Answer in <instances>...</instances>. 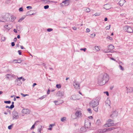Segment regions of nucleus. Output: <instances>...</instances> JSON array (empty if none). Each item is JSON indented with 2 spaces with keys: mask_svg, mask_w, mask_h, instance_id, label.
<instances>
[{
  "mask_svg": "<svg viewBox=\"0 0 133 133\" xmlns=\"http://www.w3.org/2000/svg\"><path fill=\"white\" fill-rule=\"evenodd\" d=\"M88 118L90 119H91L93 118V117L92 116H90L88 117Z\"/></svg>",
  "mask_w": 133,
  "mask_h": 133,
  "instance_id": "obj_64",
  "label": "nucleus"
},
{
  "mask_svg": "<svg viewBox=\"0 0 133 133\" xmlns=\"http://www.w3.org/2000/svg\"><path fill=\"white\" fill-rule=\"evenodd\" d=\"M119 68H120V69L121 70H122V71H123L124 70V69L123 68V67L122 66H121V65H119Z\"/></svg>",
  "mask_w": 133,
  "mask_h": 133,
  "instance_id": "obj_31",
  "label": "nucleus"
},
{
  "mask_svg": "<svg viewBox=\"0 0 133 133\" xmlns=\"http://www.w3.org/2000/svg\"><path fill=\"white\" fill-rule=\"evenodd\" d=\"M50 92V90L49 89H48V90L47 91V94L48 95L49 94Z\"/></svg>",
  "mask_w": 133,
  "mask_h": 133,
  "instance_id": "obj_62",
  "label": "nucleus"
},
{
  "mask_svg": "<svg viewBox=\"0 0 133 133\" xmlns=\"http://www.w3.org/2000/svg\"><path fill=\"white\" fill-rule=\"evenodd\" d=\"M124 31L128 32L131 33L133 32V30L131 28L128 26H125L123 27Z\"/></svg>",
  "mask_w": 133,
  "mask_h": 133,
  "instance_id": "obj_3",
  "label": "nucleus"
},
{
  "mask_svg": "<svg viewBox=\"0 0 133 133\" xmlns=\"http://www.w3.org/2000/svg\"><path fill=\"white\" fill-rule=\"evenodd\" d=\"M86 128L84 127H82L81 128V131H82V132H84L85 131V130Z\"/></svg>",
  "mask_w": 133,
  "mask_h": 133,
  "instance_id": "obj_27",
  "label": "nucleus"
},
{
  "mask_svg": "<svg viewBox=\"0 0 133 133\" xmlns=\"http://www.w3.org/2000/svg\"><path fill=\"white\" fill-rule=\"evenodd\" d=\"M97 132L99 133H103L102 129H99L98 130Z\"/></svg>",
  "mask_w": 133,
  "mask_h": 133,
  "instance_id": "obj_40",
  "label": "nucleus"
},
{
  "mask_svg": "<svg viewBox=\"0 0 133 133\" xmlns=\"http://www.w3.org/2000/svg\"><path fill=\"white\" fill-rule=\"evenodd\" d=\"M118 115V113L116 111H115L113 112L112 113V114L110 115V116L111 117H116Z\"/></svg>",
  "mask_w": 133,
  "mask_h": 133,
  "instance_id": "obj_16",
  "label": "nucleus"
},
{
  "mask_svg": "<svg viewBox=\"0 0 133 133\" xmlns=\"http://www.w3.org/2000/svg\"><path fill=\"white\" fill-rule=\"evenodd\" d=\"M19 11H20L22 12L23 11V8L22 7H21V8H20L19 9Z\"/></svg>",
  "mask_w": 133,
  "mask_h": 133,
  "instance_id": "obj_42",
  "label": "nucleus"
},
{
  "mask_svg": "<svg viewBox=\"0 0 133 133\" xmlns=\"http://www.w3.org/2000/svg\"><path fill=\"white\" fill-rule=\"evenodd\" d=\"M53 30V29L52 28H48L47 29V31L49 32H50Z\"/></svg>",
  "mask_w": 133,
  "mask_h": 133,
  "instance_id": "obj_38",
  "label": "nucleus"
},
{
  "mask_svg": "<svg viewBox=\"0 0 133 133\" xmlns=\"http://www.w3.org/2000/svg\"><path fill=\"white\" fill-rule=\"evenodd\" d=\"M114 123H107L105 124L103 126L104 127H107L114 126Z\"/></svg>",
  "mask_w": 133,
  "mask_h": 133,
  "instance_id": "obj_11",
  "label": "nucleus"
},
{
  "mask_svg": "<svg viewBox=\"0 0 133 133\" xmlns=\"http://www.w3.org/2000/svg\"><path fill=\"white\" fill-rule=\"evenodd\" d=\"M15 76L14 74H7L6 75V78L9 79L11 78H15Z\"/></svg>",
  "mask_w": 133,
  "mask_h": 133,
  "instance_id": "obj_9",
  "label": "nucleus"
},
{
  "mask_svg": "<svg viewBox=\"0 0 133 133\" xmlns=\"http://www.w3.org/2000/svg\"><path fill=\"white\" fill-rule=\"evenodd\" d=\"M13 119H14L18 118L19 116L18 113L15 110L14 111L12 112Z\"/></svg>",
  "mask_w": 133,
  "mask_h": 133,
  "instance_id": "obj_5",
  "label": "nucleus"
},
{
  "mask_svg": "<svg viewBox=\"0 0 133 133\" xmlns=\"http://www.w3.org/2000/svg\"><path fill=\"white\" fill-rule=\"evenodd\" d=\"M105 104L107 105V104H108V105L109 106V107L110 108V100L108 99L106 100L105 101Z\"/></svg>",
  "mask_w": 133,
  "mask_h": 133,
  "instance_id": "obj_19",
  "label": "nucleus"
},
{
  "mask_svg": "<svg viewBox=\"0 0 133 133\" xmlns=\"http://www.w3.org/2000/svg\"><path fill=\"white\" fill-rule=\"evenodd\" d=\"M107 38L108 39H110V40H112V38L110 36H108L107 37Z\"/></svg>",
  "mask_w": 133,
  "mask_h": 133,
  "instance_id": "obj_47",
  "label": "nucleus"
},
{
  "mask_svg": "<svg viewBox=\"0 0 133 133\" xmlns=\"http://www.w3.org/2000/svg\"><path fill=\"white\" fill-rule=\"evenodd\" d=\"M91 125V123L90 122H85L84 127L86 128H89Z\"/></svg>",
  "mask_w": 133,
  "mask_h": 133,
  "instance_id": "obj_12",
  "label": "nucleus"
},
{
  "mask_svg": "<svg viewBox=\"0 0 133 133\" xmlns=\"http://www.w3.org/2000/svg\"><path fill=\"white\" fill-rule=\"evenodd\" d=\"M56 87L58 88H60L61 87V85L60 84H57L56 85Z\"/></svg>",
  "mask_w": 133,
  "mask_h": 133,
  "instance_id": "obj_41",
  "label": "nucleus"
},
{
  "mask_svg": "<svg viewBox=\"0 0 133 133\" xmlns=\"http://www.w3.org/2000/svg\"><path fill=\"white\" fill-rule=\"evenodd\" d=\"M100 14L99 13H96L93 15L95 16H99L100 15Z\"/></svg>",
  "mask_w": 133,
  "mask_h": 133,
  "instance_id": "obj_37",
  "label": "nucleus"
},
{
  "mask_svg": "<svg viewBox=\"0 0 133 133\" xmlns=\"http://www.w3.org/2000/svg\"><path fill=\"white\" fill-rule=\"evenodd\" d=\"M46 96V95H43L41 97L39 98V99L42 100L45 98Z\"/></svg>",
  "mask_w": 133,
  "mask_h": 133,
  "instance_id": "obj_29",
  "label": "nucleus"
},
{
  "mask_svg": "<svg viewBox=\"0 0 133 133\" xmlns=\"http://www.w3.org/2000/svg\"><path fill=\"white\" fill-rule=\"evenodd\" d=\"M42 126H41V128L38 129V133H41V131L42 130Z\"/></svg>",
  "mask_w": 133,
  "mask_h": 133,
  "instance_id": "obj_23",
  "label": "nucleus"
},
{
  "mask_svg": "<svg viewBox=\"0 0 133 133\" xmlns=\"http://www.w3.org/2000/svg\"><path fill=\"white\" fill-rule=\"evenodd\" d=\"M14 102H12V104L11 105L10 108H13L14 107Z\"/></svg>",
  "mask_w": 133,
  "mask_h": 133,
  "instance_id": "obj_30",
  "label": "nucleus"
},
{
  "mask_svg": "<svg viewBox=\"0 0 133 133\" xmlns=\"http://www.w3.org/2000/svg\"><path fill=\"white\" fill-rule=\"evenodd\" d=\"M119 65H122L123 64V63L121 62V61H120L119 62Z\"/></svg>",
  "mask_w": 133,
  "mask_h": 133,
  "instance_id": "obj_55",
  "label": "nucleus"
},
{
  "mask_svg": "<svg viewBox=\"0 0 133 133\" xmlns=\"http://www.w3.org/2000/svg\"><path fill=\"white\" fill-rule=\"evenodd\" d=\"M13 62H14L15 63H17V60L16 59L14 60Z\"/></svg>",
  "mask_w": 133,
  "mask_h": 133,
  "instance_id": "obj_59",
  "label": "nucleus"
},
{
  "mask_svg": "<svg viewBox=\"0 0 133 133\" xmlns=\"http://www.w3.org/2000/svg\"><path fill=\"white\" fill-rule=\"evenodd\" d=\"M90 29H89L87 28L86 29V32H90Z\"/></svg>",
  "mask_w": 133,
  "mask_h": 133,
  "instance_id": "obj_54",
  "label": "nucleus"
},
{
  "mask_svg": "<svg viewBox=\"0 0 133 133\" xmlns=\"http://www.w3.org/2000/svg\"><path fill=\"white\" fill-rule=\"evenodd\" d=\"M8 26V25H4V27L6 29H8L7 27Z\"/></svg>",
  "mask_w": 133,
  "mask_h": 133,
  "instance_id": "obj_63",
  "label": "nucleus"
},
{
  "mask_svg": "<svg viewBox=\"0 0 133 133\" xmlns=\"http://www.w3.org/2000/svg\"><path fill=\"white\" fill-rule=\"evenodd\" d=\"M11 21L13 22L15 19H16V18L14 16H11Z\"/></svg>",
  "mask_w": 133,
  "mask_h": 133,
  "instance_id": "obj_21",
  "label": "nucleus"
},
{
  "mask_svg": "<svg viewBox=\"0 0 133 133\" xmlns=\"http://www.w3.org/2000/svg\"><path fill=\"white\" fill-rule=\"evenodd\" d=\"M11 101H4V103H5L10 104L11 103Z\"/></svg>",
  "mask_w": 133,
  "mask_h": 133,
  "instance_id": "obj_33",
  "label": "nucleus"
},
{
  "mask_svg": "<svg viewBox=\"0 0 133 133\" xmlns=\"http://www.w3.org/2000/svg\"><path fill=\"white\" fill-rule=\"evenodd\" d=\"M109 80L108 76L106 73L100 75L98 78V84L100 85H103Z\"/></svg>",
  "mask_w": 133,
  "mask_h": 133,
  "instance_id": "obj_1",
  "label": "nucleus"
},
{
  "mask_svg": "<svg viewBox=\"0 0 133 133\" xmlns=\"http://www.w3.org/2000/svg\"><path fill=\"white\" fill-rule=\"evenodd\" d=\"M1 39L2 41H4L5 40L6 38L4 36H2L1 37Z\"/></svg>",
  "mask_w": 133,
  "mask_h": 133,
  "instance_id": "obj_26",
  "label": "nucleus"
},
{
  "mask_svg": "<svg viewBox=\"0 0 133 133\" xmlns=\"http://www.w3.org/2000/svg\"><path fill=\"white\" fill-rule=\"evenodd\" d=\"M107 123H114V121L111 119H109L107 120Z\"/></svg>",
  "mask_w": 133,
  "mask_h": 133,
  "instance_id": "obj_20",
  "label": "nucleus"
},
{
  "mask_svg": "<svg viewBox=\"0 0 133 133\" xmlns=\"http://www.w3.org/2000/svg\"><path fill=\"white\" fill-rule=\"evenodd\" d=\"M10 107H9V106H7V105L6 106V107H5V108H10V109H12V108H10Z\"/></svg>",
  "mask_w": 133,
  "mask_h": 133,
  "instance_id": "obj_60",
  "label": "nucleus"
},
{
  "mask_svg": "<svg viewBox=\"0 0 133 133\" xmlns=\"http://www.w3.org/2000/svg\"><path fill=\"white\" fill-rule=\"evenodd\" d=\"M78 95H72L70 97V99L73 100H77L79 99V98H78Z\"/></svg>",
  "mask_w": 133,
  "mask_h": 133,
  "instance_id": "obj_10",
  "label": "nucleus"
},
{
  "mask_svg": "<svg viewBox=\"0 0 133 133\" xmlns=\"http://www.w3.org/2000/svg\"><path fill=\"white\" fill-rule=\"evenodd\" d=\"M54 125V124H50L49 126V127H51V128Z\"/></svg>",
  "mask_w": 133,
  "mask_h": 133,
  "instance_id": "obj_61",
  "label": "nucleus"
},
{
  "mask_svg": "<svg viewBox=\"0 0 133 133\" xmlns=\"http://www.w3.org/2000/svg\"><path fill=\"white\" fill-rule=\"evenodd\" d=\"M87 110L90 113H92V112L91 109L90 108L88 109Z\"/></svg>",
  "mask_w": 133,
  "mask_h": 133,
  "instance_id": "obj_32",
  "label": "nucleus"
},
{
  "mask_svg": "<svg viewBox=\"0 0 133 133\" xmlns=\"http://www.w3.org/2000/svg\"><path fill=\"white\" fill-rule=\"evenodd\" d=\"M18 52L19 55H21V50H19L18 51Z\"/></svg>",
  "mask_w": 133,
  "mask_h": 133,
  "instance_id": "obj_53",
  "label": "nucleus"
},
{
  "mask_svg": "<svg viewBox=\"0 0 133 133\" xmlns=\"http://www.w3.org/2000/svg\"><path fill=\"white\" fill-rule=\"evenodd\" d=\"M25 18V16H23L20 19L18 20V22H21Z\"/></svg>",
  "mask_w": 133,
  "mask_h": 133,
  "instance_id": "obj_25",
  "label": "nucleus"
},
{
  "mask_svg": "<svg viewBox=\"0 0 133 133\" xmlns=\"http://www.w3.org/2000/svg\"><path fill=\"white\" fill-rule=\"evenodd\" d=\"M17 63H20L22 61L20 59L17 60Z\"/></svg>",
  "mask_w": 133,
  "mask_h": 133,
  "instance_id": "obj_56",
  "label": "nucleus"
},
{
  "mask_svg": "<svg viewBox=\"0 0 133 133\" xmlns=\"http://www.w3.org/2000/svg\"><path fill=\"white\" fill-rule=\"evenodd\" d=\"M34 127H35V124H34L32 125V126L31 128L30 129L31 130H32V129L34 128Z\"/></svg>",
  "mask_w": 133,
  "mask_h": 133,
  "instance_id": "obj_52",
  "label": "nucleus"
},
{
  "mask_svg": "<svg viewBox=\"0 0 133 133\" xmlns=\"http://www.w3.org/2000/svg\"><path fill=\"white\" fill-rule=\"evenodd\" d=\"M107 129V131H111L112 130H113L114 129H116V128L114 127H112L109 128H108Z\"/></svg>",
  "mask_w": 133,
  "mask_h": 133,
  "instance_id": "obj_18",
  "label": "nucleus"
},
{
  "mask_svg": "<svg viewBox=\"0 0 133 133\" xmlns=\"http://www.w3.org/2000/svg\"><path fill=\"white\" fill-rule=\"evenodd\" d=\"M49 6L48 5H46L44 6V8L45 9H46L49 8Z\"/></svg>",
  "mask_w": 133,
  "mask_h": 133,
  "instance_id": "obj_39",
  "label": "nucleus"
},
{
  "mask_svg": "<svg viewBox=\"0 0 133 133\" xmlns=\"http://www.w3.org/2000/svg\"><path fill=\"white\" fill-rule=\"evenodd\" d=\"M95 36V34H92L90 35V37L92 38H93Z\"/></svg>",
  "mask_w": 133,
  "mask_h": 133,
  "instance_id": "obj_36",
  "label": "nucleus"
},
{
  "mask_svg": "<svg viewBox=\"0 0 133 133\" xmlns=\"http://www.w3.org/2000/svg\"><path fill=\"white\" fill-rule=\"evenodd\" d=\"M85 11L87 12H90V10L89 8H87Z\"/></svg>",
  "mask_w": 133,
  "mask_h": 133,
  "instance_id": "obj_35",
  "label": "nucleus"
},
{
  "mask_svg": "<svg viewBox=\"0 0 133 133\" xmlns=\"http://www.w3.org/2000/svg\"><path fill=\"white\" fill-rule=\"evenodd\" d=\"M108 49L106 50H104L103 51L105 53H108L111 51V50H112L114 48V46L112 44L109 45L108 46Z\"/></svg>",
  "mask_w": 133,
  "mask_h": 133,
  "instance_id": "obj_4",
  "label": "nucleus"
},
{
  "mask_svg": "<svg viewBox=\"0 0 133 133\" xmlns=\"http://www.w3.org/2000/svg\"><path fill=\"white\" fill-rule=\"evenodd\" d=\"M17 77V79L19 80L20 81L21 79H22V77Z\"/></svg>",
  "mask_w": 133,
  "mask_h": 133,
  "instance_id": "obj_51",
  "label": "nucleus"
},
{
  "mask_svg": "<svg viewBox=\"0 0 133 133\" xmlns=\"http://www.w3.org/2000/svg\"><path fill=\"white\" fill-rule=\"evenodd\" d=\"M69 0H65L63 1L61 4L62 6H66L69 5Z\"/></svg>",
  "mask_w": 133,
  "mask_h": 133,
  "instance_id": "obj_8",
  "label": "nucleus"
},
{
  "mask_svg": "<svg viewBox=\"0 0 133 133\" xmlns=\"http://www.w3.org/2000/svg\"><path fill=\"white\" fill-rule=\"evenodd\" d=\"M72 29H73L75 30H76L77 29V28L76 26H74L72 27Z\"/></svg>",
  "mask_w": 133,
  "mask_h": 133,
  "instance_id": "obj_58",
  "label": "nucleus"
},
{
  "mask_svg": "<svg viewBox=\"0 0 133 133\" xmlns=\"http://www.w3.org/2000/svg\"><path fill=\"white\" fill-rule=\"evenodd\" d=\"M99 98H96L91 101L89 104L90 106L92 107L96 112H97L98 110V105L99 104Z\"/></svg>",
  "mask_w": 133,
  "mask_h": 133,
  "instance_id": "obj_2",
  "label": "nucleus"
},
{
  "mask_svg": "<svg viewBox=\"0 0 133 133\" xmlns=\"http://www.w3.org/2000/svg\"><path fill=\"white\" fill-rule=\"evenodd\" d=\"M73 84L75 88L76 89H79L80 88L79 84L78 82L76 81L74 82Z\"/></svg>",
  "mask_w": 133,
  "mask_h": 133,
  "instance_id": "obj_7",
  "label": "nucleus"
},
{
  "mask_svg": "<svg viewBox=\"0 0 133 133\" xmlns=\"http://www.w3.org/2000/svg\"><path fill=\"white\" fill-rule=\"evenodd\" d=\"M11 45L12 46H14L15 45V43L14 42H12L11 43Z\"/></svg>",
  "mask_w": 133,
  "mask_h": 133,
  "instance_id": "obj_49",
  "label": "nucleus"
},
{
  "mask_svg": "<svg viewBox=\"0 0 133 133\" xmlns=\"http://www.w3.org/2000/svg\"><path fill=\"white\" fill-rule=\"evenodd\" d=\"M95 49L97 51H99L100 50V47L98 46H95Z\"/></svg>",
  "mask_w": 133,
  "mask_h": 133,
  "instance_id": "obj_24",
  "label": "nucleus"
},
{
  "mask_svg": "<svg viewBox=\"0 0 133 133\" xmlns=\"http://www.w3.org/2000/svg\"><path fill=\"white\" fill-rule=\"evenodd\" d=\"M127 89L128 92H132L133 91V88L132 87L130 88L129 89Z\"/></svg>",
  "mask_w": 133,
  "mask_h": 133,
  "instance_id": "obj_22",
  "label": "nucleus"
},
{
  "mask_svg": "<svg viewBox=\"0 0 133 133\" xmlns=\"http://www.w3.org/2000/svg\"><path fill=\"white\" fill-rule=\"evenodd\" d=\"M26 8L28 10H30L32 8V7L31 6H28L26 7Z\"/></svg>",
  "mask_w": 133,
  "mask_h": 133,
  "instance_id": "obj_43",
  "label": "nucleus"
},
{
  "mask_svg": "<svg viewBox=\"0 0 133 133\" xmlns=\"http://www.w3.org/2000/svg\"><path fill=\"white\" fill-rule=\"evenodd\" d=\"M22 112H23V113L26 114H29L30 111L28 109H24L22 110Z\"/></svg>",
  "mask_w": 133,
  "mask_h": 133,
  "instance_id": "obj_14",
  "label": "nucleus"
},
{
  "mask_svg": "<svg viewBox=\"0 0 133 133\" xmlns=\"http://www.w3.org/2000/svg\"><path fill=\"white\" fill-rule=\"evenodd\" d=\"M43 1L44 2L46 3L48 2H49L50 1H49L48 0H43Z\"/></svg>",
  "mask_w": 133,
  "mask_h": 133,
  "instance_id": "obj_50",
  "label": "nucleus"
},
{
  "mask_svg": "<svg viewBox=\"0 0 133 133\" xmlns=\"http://www.w3.org/2000/svg\"><path fill=\"white\" fill-rule=\"evenodd\" d=\"M102 130L103 132H105L107 131V129L105 128V129H102Z\"/></svg>",
  "mask_w": 133,
  "mask_h": 133,
  "instance_id": "obj_34",
  "label": "nucleus"
},
{
  "mask_svg": "<svg viewBox=\"0 0 133 133\" xmlns=\"http://www.w3.org/2000/svg\"><path fill=\"white\" fill-rule=\"evenodd\" d=\"M125 2L126 1L125 0H120L119 2V4L120 6H122Z\"/></svg>",
  "mask_w": 133,
  "mask_h": 133,
  "instance_id": "obj_15",
  "label": "nucleus"
},
{
  "mask_svg": "<svg viewBox=\"0 0 133 133\" xmlns=\"http://www.w3.org/2000/svg\"><path fill=\"white\" fill-rule=\"evenodd\" d=\"M64 93L63 91H59L57 93L56 95L58 96H64Z\"/></svg>",
  "mask_w": 133,
  "mask_h": 133,
  "instance_id": "obj_13",
  "label": "nucleus"
},
{
  "mask_svg": "<svg viewBox=\"0 0 133 133\" xmlns=\"http://www.w3.org/2000/svg\"><path fill=\"white\" fill-rule=\"evenodd\" d=\"M76 116L78 118H80L82 117V114L81 111L80 110H77L75 114Z\"/></svg>",
  "mask_w": 133,
  "mask_h": 133,
  "instance_id": "obj_6",
  "label": "nucleus"
},
{
  "mask_svg": "<svg viewBox=\"0 0 133 133\" xmlns=\"http://www.w3.org/2000/svg\"><path fill=\"white\" fill-rule=\"evenodd\" d=\"M110 25L109 26H106L105 28L107 30H109L110 28Z\"/></svg>",
  "mask_w": 133,
  "mask_h": 133,
  "instance_id": "obj_46",
  "label": "nucleus"
},
{
  "mask_svg": "<svg viewBox=\"0 0 133 133\" xmlns=\"http://www.w3.org/2000/svg\"><path fill=\"white\" fill-rule=\"evenodd\" d=\"M12 125H10L8 126V129L9 130L11 129L12 127Z\"/></svg>",
  "mask_w": 133,
  "mask_h": 133,
  "instance_id": "obj_45",
  "label": "nucleus"
},
{
  "mask_svg": "<svg viewBox=\"0 0 133 133\" xmlns=\"http://www.w3.org/2000/svg\"><path fill=\"white\" fill-rule=\"evenodd\" d=\"M96 124L97 126H100L101 125L102 123L100 119H98L97 120L96 122Z\"/></svg>",
  "mask_w": 133,
  "mask_h": 133,
  "instance_id": "obj_17",
  "label": "nucleus"
},
{
  "mask_svg": "<svg viewBox=\"0 0 133 133\" xmlns=\"http://www.w3.org/2000/svg\"><path fill=\"white\" fill-rule=\"evenodd\" d=\"M104 93H105L107 96H108L109 95V93L108 91H105Z\"/></svg>",
  "mask_w": 133,
  "mask_h": 133,
  "instance_id": "obj_57",
  "label": "nucleus"
},
{
  "mask_svg": "<svg viewBox=\"0 0 133 133\" xmlns=\"http://www.w3.org/2000/svg\"><path fill=\"white\" fill-rule=\"evenodd\" d=\"M21 94L22 95V96H23V97H25V96H28L29 95L28 94H25V95H24V94H23V93H21Z\"/></svg>",
  "mask_w": 133,
  "mask_h": 133,
  "instance_id": "obj_44",
  "label": "nucleus"
},
{
  "mask_svg": "<svg viewBox=\"0 0 133 133\" xmlns=\"http://www.w3.org/2000/svg\"><path fill=\"white\" fill-rule=\"evenodd\" d=\"M86 49H87L86 48H81V49L80 50H83L84 51H85Z\"/></svg>",
  "mask_w": 133,
  "mask_h": 133,
  "instance_id": "obj_48",
  "label": "nucleus"
},
{
  "mask_svg": "<svg viewBox=\"0 0 133 133\" xmlns=\"http://www.w3.org/2000/svg\"><path fill=\"white\" fill-rule=\"evenodd\" d=\"M66 117H63L61 118V121L62 122H63L66 120Z\"/></svg>",
  "mask_w": 133,
  "mask_h": 133,
  "instance_id": "obj_28",
  "label": "nucleus"
}]
</instances>
